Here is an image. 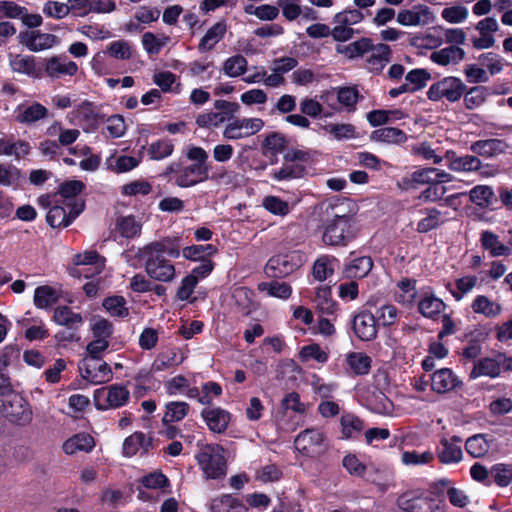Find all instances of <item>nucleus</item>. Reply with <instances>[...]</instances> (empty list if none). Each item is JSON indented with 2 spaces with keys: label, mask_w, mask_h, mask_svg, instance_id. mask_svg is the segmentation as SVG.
<instances>
[{
  "label": "nucleus",
  "mask_w": 512,
  "mask_h": 512,
  "mask_svg": "<svg viewBox=\"0 0 512 512\" xmlns=\"http://www.w3.org/2000/svg\"><path fill=\"white\" fill-rule=\"evenodd\" d=\"M264 126L260 118H234L223 130L226 140H239L258 133Z\"/></svg>",
  "instance_id": "obj_12"
},
{
  "label": "nucleus",
  "mask_w": 512,
  "mask_h": 512,
  "mask_svg": "<svg viewBox=\"0 0 512 512\" xmlns=\"http://www.w3.org/2000/svg\"><path fill=\"white\" fill-rule=\"evenodd\" d=\"M166 411L162 418L163 424H171L184 419L190 409L188 403L183 401H171L165 405Z\"/></svg>",
  "instance_id": "obj_50"
},
{
  "label": "nucleus",
  "mask_w": 512,
  "mask_h": 512,
  "mask_svg": "<svg viewBox=\"0 0 512 512\" xmlns=\"http://www.w3.org/2000/svg\"><path fill=\"white\" fill-rule=\"evenodd\" d=\"M226 32L227 24L224 20L213 24L201 38L197 47L198 51L200 53L211 51L224 38Z\"/></svg>",
  "instance_id": "obj_29"
},
{
  "label": "nucleus",
  "mask_w": 512,
  "mask_h": 512,
  "mask_svg": "<svg viewBox=\"0 0 512 512\" xmlns=\"http://www.w3.org/2000/svg\"><path fill=\"white\" fill-rule=\"evenodd\" d=\"M84 207V201L76 202L72 207L58 202L48 211L46 221L52 228L67 227L82 213Z\"/></svg>",
  "instance_id": "obj_13"
},
{
  "label": "nucleus",
  "mask_w": 512,
  "mask_h": 512,
  "mask_svg": "<svg viewBox=\"0 0 512 512\" xmlns=\"http://www.w3.org/2000/svg\"><path fill=\"white\" fill-rule=\"evenodd\" d=\"M294 446L303 456L317 458L326 452L328 444L320 429L307 428L295 437Z\"/></svg>",
  "instance_id": "obj_8"
},
{
  "label": "nucleus",
  "mask_w": 512,
  "mask_h": 512,
  "mask_svg": "<svg viewBox=\"0 0 512 512\" xmlns=\"http://www.w3.org/2000/svg\"><path fill=\"white\" fill-rule=\"evenodd\" d=\"M465 449L474 458L484 456L490 449V440L487 434H475L465 442Z\"/></svg>",
  "instance_id": "obj_49"
},
{
  "label": "nucleus",
  "mask_w": 512,
  "mask_h": 512,
  "mask_svg": "<svg viewBox=\"0 0 512 512\" xmlns=\"http://www.w3.org/2000/svg\"><path fill=\"white\" fill-rule=\"evenodd\" d=\"M345 362L351 373L366 375L371 369V357L363 352H350L346 355Z\"/></svg>",
  "instance_id": "obj_42"
},
{
  "label": "nucleus",
  "mask_w": 512,
  "mask_h": 512,
  "mask_svg": "<svg viewBox=\"0 0 512 512\" xmlns=\"http://www.w3.org/2000/svg\"><path fill=\"white\" fill-rule=\"evenodd\" d=\"M305 172V168L300 164L284 163L279 169L271 172V176L276 181H289L301 178Z\"/></svg>",
  "instance_id": "obj_59"
},
{
  "label": "nucleus",
  "mask_w": 512,
  "mask_h": 512,
  "mask_svg": "<svg viewBox=\"0 0 512 512\" xmlns=\"http://www.w3.org/2000/svg\"><path fill=\"white\" fill-rule=\"evenodd\" d=\"M287 146L286 137L280 132H271L266 135L262 142L264 155H277L282 153Z\"/></svg>",
  "instance_id": "obj_53"
},
{
  "label": "nucleus",
  "mask_w": 512,
  "mask_h": 512,
  "mask_svg": "<svg viewBox=\"0 0 512 512\" xmlns=\"http://www.w3.org/2000/svg\"><path fill=\"white\" fill-rule=\"evenodd\" d=\"M504 143L499 139L478 140L472 143L470 149L473 153L484 157H492L503 151Z\"/></svg>",
  "instance_id": "obj_52"
},
{
  "label": "nucleus",
  "mask_w": 512,
  "mask_h": 512,
  "mask_svg": "<svg viewBox=\"0 0 512 512\" xmlns=\"http://www.w3.org/2000/svg\"><path fill=\"white\" fill-rule=\"evenodd\" d=\"M358 227L352 215L332 213L322 225V242L331 247H345L355 239Z\"/></svg>",
  "instance_id": "obj_3"
},
{
  "label": "nucleus",
  "mask_w": 512,
  "mask_h": 512,
  "mask_svg": "<svg viewBox=\"0 0 512 512\" xmlns=\"http://www.w3.org/2000/svg\"><path fill=\"white\" fill-rule=\"evenodd\" d=\"M449 174L440 171L437 168H423L416 170L411 174V182L413 184H428L431 185L438 180H443L444 178H448Z\"/></svg>",
  "instance_id": "obj_55"
},
{
  "label": "nucleus",
  "mask_w": 512,
  "mask_h": 512,
  "mask_svg": "<svg viewBox=\"0 0 512 512\" xmlns=\"http://www.w3.org/2000/svg\"><path fill=\"white\" fill-rule=\"evenodd\" d=\"M53 320L61 326L69 329H78L83 324L81 314L75 313L68 306L57 307L54 311Z\"/></svg>",
  "instance_id": "obj_46"
},
{
  "label": "nucleus",
  "mask_w": 512,
  "mask_h": 512,
  "mask_svg": "<svg viewBox=\"0 0 512 512\" xmlns=\"http://www.w3.org/2000/svg\"><path fill=\"white\" fill-rule=\"evenodd\" d=\"M424 213L425 216L417 223L416 230L419 233H427L444 222L442 213L436 208L426 209Z\"/></svg>",
  "instance_id": "obj_61"
},
{
  "label": "nucleus",
  "mask_w": 512,
  "mask_h": 512,
  "mask_svg": "<svg viewBox=\"0 0 512 512\" xmlns=\"http://www.w3.org/2000/svg\"><path fill=\"white\" fill-rule=\"evenodd\" d=\"M75 264L82 266L81 273L85 277H89V273L99 274L104 267V262L96 251H88L77 255L75 257Z\"/></svg>",
  "instance_id": "obj_37"
},
{
  "label": "nucleus",
  "mask_w": 512,
  "mask_h": 512,
  "mask_svg": "<svg viewBox=\"0 0 512 512\" xmlns=\"http://www.w3.org/2000/svg\"><path fill=\"white\" fill-rule=\"evenodd\" d=\"M210 508L212 512H248V507L230 494L213 499Z\"/></svg>",
  "instance_id": "obj_38"
},
{
  "label": "nucleus",
  "mask_w": 512,
  "mask_h": 512,
  "mask_svg": "<svg viewBox=\"0 0 512 512\" xmlns=\"http://www.w3.org/2000/svg\"><path fill=\"white\" fill-rule=\"evenodd\" d=\"M470 307L475 314H480L491 319L498 317L502 313L501 304L486 295L475 296Z\"/></svg>",
  "instance_id": "obj_32"
},
{
  "label": "nucleus",
  "mask_w": 512,
  "mask_h": 512,
  "mask_svg": "<svg viewBox=\"0 0 512 512\" xmlns=\"http://www.w3.org/2000/svg\"><path fill=\"white\" fill-rule=\"evenodd\" d=\"M170 41V37L166 35H155L152 32H145L142 35V46L143 49L149 55H157L160 53L162 48Z\"/></svg>",
  "instance_id": "obj_58"
},
{
  "label": "nucleus",
  "mask_w": 512,
  "mask_h": 512,
  "mask_svg": "<svg viewBox=\"0 0 512 512\" xmlns=\"http://www.w3.org/2000/svg\"><path fill=\"white\" fill-rule=\"evenodd\" d=\"M19 41L32 52H40L52 48L58 43V37L50 33L40 31L21 32Z\"/></svg>",
  "instance_id": "obj_19"
},
{
  "label": "nucleus",
  "mask_w": 512,
  "mask_h": 512,
  "mask_svg": "<svg viewBox=\"0 0 512 512\" xmlns=\"http://www.w3.org/2000/svg\"><path fill=\"white\" fill-rule=\"evenodd\" d=\"M141 230L142 224L134 216H121L116 221L115 237L133 239L140 236Z\"/></svg>",
  "instance_id": "obj_36"
},
{
  "label": "nucleus",
  "mask_w": 512,
  "mask_h": 512,
  "mask_svg": "<svg viewBox=\"0 0 512 512\" xmlns=\"http://www.w3.org/2000/svg\"><path fill=\"white\" fill-rule=\"evenodd\" d=\"M9 65L12 71L37 78L40 76V69L36 66L34 56L22 54H9Z\"/></svg>",
  "instance_id": "obj_28"
},
{
  "label": "nucleus",
  "mask_w": 512,
  "mask_h": 512,
  "mask_svg": "<svg viewBox=\"0 0 512 512\" xmlns=\"http://www.w3.org/2000/svg\"><path fill=\"white\" fill-rule=\"evenodd\" d=\"M435 19L430 7L424 4H417L409 9H402L397 13L398 24L407 27L425 26Z\"/></svg>",
  "instance_id": "obj_14"
},
{
  "label": "nucleus",
  "mask_w": 512,
  "mask_h": 512,
  "mask_svg": "<svg viewBox=\"0 0 512 512\" xmlns=\"http://www.w3.org/2000/svg\"><path fill=\"white\" fill-rule=\"evenodd\" d=\"M174 145L169 139H160L152 142L148 147V155L152 160H163L172 155Z\"/></svg>",
  "instance_id": "obj_64"
},
{
  "label": "nucleus",
  "mask_w": 512,
  "mask_h": 512,
  "mask_svg": "<svg viewBox=\"0 0 512 512\" xmlns=\"http://www.w3.org/2000/svg\"><path fill=\"white\" fill-rule=\"evenodd\" d=\"M502 370L512 371V357H508L503 353H497L491 357L475 360L473 369L470 372V378H496L501 374Z\"/></svg>",
  "instance_id": "obj_9"
},
{
  "label": "nucleus",
  "mask_w": 512,
  "mask_h": 512,
  "mask_svg": "<svg viewBox=\"0 0 512 512\" xmlns=\"http://www.w3.org/2000/svg\"><path fill=\"white\" fill-rule=\"evenodd\" d=\"M365 15L358 9H345L336 13L332 22L334 24L333 40L336 42H347L351 40L359 30L352 26L361 23Z\"/></svg>",
  "instance_id": "obj_7"
},
{
  "label": "nucleus",
  "mask_w": 512,
  "mask_h": 512,
  "mask_svg": "<svg viewBox=\"0 0 512 512\" xmlns=\"http://www.w3.org/2000/svg\"><path fill=\"white\" fill-rule=\"evenodd\" d=\"M340 425L343 439L357 438L365 427L363 421L351 413H346L341 416Z\"/></svg>",
  "instance_id": "obj_45"
},
{
  "label": "nucleus",
  "mask_w": 512,
  "mask_h": 512,
  "mask_svg": "<svg viewBox=\"0 0 512 512\" xmlns=\"http://www.w3.org/2000/svg\"><path fill=\"white\" fill-rule=\"evenodd\" d=\"M449 481L447 479H441L435 483L436 489L447 488L446 495L451 505L459 508H463L468 505L469 497L465 491L456 487H448Z\"/></svg>",
  "instance_id": "obj_56"
},
{
  "label": "nucleus",
  "mask_w": 512,
  "mask_h": 512,
  "mask_svg": "<svg viewBox=\"0 0 512 512\" xmlns=\"http://www.w3.org/2000/svg\"><path fill=\"white\" fill-rule=\"evenodd\" d=\"M201 415L208 428L219 434L227 429L231 419L230 413L220 407L204 409Z\"/></svg>",
  "instance_id": "obj_26"
},
{
  "label": "nucleus",
  "mask_w": 512,
  "mask_h": 512,
  "mask_svg": "<svg viewBox=\"0 0 512 512\" xmlns=\"http://www.w3.org/2000/svg\"><path fill=\"white\" fill-rule=\"evenodd\" d=\"M323 130L338 141L353 139L357 136L355 126L347 123H329L323 126Z\"/></svg>",
  "instance_id": "obj_63"
},
{
  "label": "nucleus",
  "mask_w": 512,
  "mask_h": 512,
  "mask_svg": "<svg viewBox=\"0 0 512 512\" xmlns=\"http://www.w3.org/2000/svg\"><path fill=\"white\" fill-rule=\"evenodd\" d=\"M461 381L449 368L436 370L431 376V388L437 393H446L454 390Z\"/></svg>",
  "instance_id": "obj_25"
},
{
  "label": "nucleus",
  "mask_w": 512,
  "mask_h": 512,
  "mask_svg": "<svg viewBox=\"0 0 512 512\" xmlns=\"http://www.w3.org/2000/svg\"><path fill=\"white\" fill-rule=\"evenodd\" d=\"M372 39L362 37L347 45H336L335 50L338 54L345 56L348 59H355L363 57L372 49Z\"/></svg>",
  "instance_id": "obj_34"
},
{
  "label": "nucleus",
  "mask_w": 512,
  "mask_h": 512,
  "mask_svg": "<svg viewBox=\"0 0 512 512\" xmlns=\"http://www.w3.org/2000/svg\"><path fill=\"white\" fill-rule=\"evenodd\" d=\"M371 138L377 142L387 144H401L406 142V133L395 127H383L372 132Z\"/></svg>",
  "instance_id": "obj_47"
},
{
  "label": "nucleus",
  "mask_w": 512,
  "mask_h": 512,
  "mask_svg": "<svg viewBox=\"0 0 512 512\" xmlns=\"http://www.w3.org/2000/svg\"><path fill=\"white\" fill-rule=\"evenodd\" d=\"M480 245L491 257H508L512 255V248L503 243L499 236L490 231L484 230L480 234Z\"/></svg>",
  "instance_id": "obj_23"
},
{
  "label": "nucleus",
  "mask_w": 512,
  "mask_h": 512,
  "mask_svg": "<svg viewBox=\"0 0 512 512\" xmlns=\"http://www.w3.org/2000/svg\"><path fill=\"white\" fill-rule=\"evenodd\" d=\"M479 285L480 282L476 275L467 274L455 279L454 287L448 283L446 288L456 301H461Z\"/></svg>",
  "instance_id": "obj_31"
},
{
  "label": "nucleus",
  "mask_w": 512,
  "mask_h": 512,
  "mask_svg": "<svg viewBox=\"0 0 512 512\" xmlns=\"http://www.w3.org/2000/svg\"><path fill=\"white\" fill-rule=\"evenodd\" d=\"M469 199L475 205L486 208L493 204L495 193L488 185H476L469 191Z\"/></svg>",
  "instance_id": "obj_51"
},
{
  "label": "nucleus",
  "mask_w": 512,
  "mask_h": 512,
  "mask_svg": "<svg viewBox=\"0 0 512 512\" xmlns=\"http://www.w3.org/2000/svg\"><path fill=\"white\" fill-rule=\"evenodd\" d=\"M352 327L355 335L362 341H371L378 333L375 315L362 311L353 318Z\"/></svg>",
  "instance_id": "obj_20"
},
{
  "label": "nucleus",
  "mask_w": 512,
  "mask_h": 512,
  "mask_svg": "<svg viewBox=\"0 0 512 512\" xmlns=\"http://www.w3.org/2000/svg\"><path fill=\"white\" fill-rule=\"evenodd\" d=\"M206 478L220 479L226 475L227 465L224 449L218 444H207L195 456Z\"/></svg>",
  "instance_id": "obj_4"
},
{
  "label": "nucleus",
  "mask_w": 512,
  "mask_h": 512,
  "mask_svg": "<svg viewBox=\"0 0 512 512\" xmlns=\"http://www.w3.org/2000/svg\"><path fill=\"white\" fill-rule=\"evenodd\" d=\"M366 58V66L370 72L380 73L391 61L392 50L389 45L384 43L373 44Z\"/></svg>",
  "instance_id": "obj_22"
},
{
  "label": "nucleus",
  "mask_w": 512,
  "mask_h": 512,
  "mask_svg": "<svg viewBox=\"0 0 512 512\" xmlns=\"http://www.w3.org/2000/svg\"><path fill=\"white\" fill-rule=\"evenodd\" d=\"M416 280L403 278L397 283V290L394 293V299L397 303L411 308L416 304L418 291Z\"/></svg>",
  "instance_id": "obj_27"
},
{
  "label": "nucleus",
  "mask_w": 512,
  "mask_h": 512,
  "mask_svg": "<svg viewBox=\"0 0 512 512\" xmlns=\"http://www.w3.org/2000/svg\"><path fill=\"white\" fill-rule=\"evenodd\" d=\"M257 289L261 292H266L270 297H275L282 300L288 299L292 294L291 286L285 282H261L258 284Z\"/></svg>",
  "instance_id": "obj_54"
},
{
  "label": "nucleus",
  "mask_w": 512,
  "mask_h": 512,
  "mask_svg": "<svg viewBox=\"0 0 512 512\" xmlns=\"http://www.w3.org/2000/svg\"><path fill=\"white\" fill-rule=\"evenodd\" d=\"M299 264L294 256L280 254L271 257L265 265L264 271L268 277L283 278L297 270Z\"/></svg>",
  "instance_id": "obj_18"
},
{
  "label": "nucleus",
  "mask_w": 512,
  "mask_h": 512,
  "mask_svg": "<svg viewBox=\"0 0 512 512\" xmlns=\"http://www.w3.org/2000/svg\"><path fill=\"white\" fill-rule=\"evenodd\" d=\"M152 445L151 438L142 432H135L124 440L123 453L125 456H134L140 449L147 452Z\"/></svg>",
  "instance_id": "obj_43"
},
{
  "label": "nucleus",
  "mask_w": 512,
  "mask_h": 512,
  "mask_svg": "<svg viewBox=\"0 0 512 512\" xmlns=\"http://www.w3.org/2000/svg\"><path fill=\"white\" fill-rule=\"evenodd\" d=\"M466 85L457 77L447 76L433 83L427 91V98L437 102L447 100L458 101L464 94Z\"/></svg>",
  "instance_id": "obj_10"
},
{
  "label": "nucleus",
  "mask_w": 512,
  "mask_h": 512,
  "mask_svg": "<svg viewBox=\"0 0 512 512\" xmlns=\"http://www.w3.org/2000/svg\"><path fill=\"white\" fill-rule=\"evenodd\" d=\"M179 245L176 238H163L137 249L135 258L142 262L148 277L154 281L169 283L176 277L174 264L167 258H178Z\"/></svg>",
  "instance_id": "obj_1"
},
{
  "label": "nucleus",
  "mask_w": 512,
  "mask_h": 512,
  "mask_svg": "<svg viewBox=\"0 0 512 512\" xmlns=\"http://www.w3.org/2000/svg\"><path fill=\"white\" fill-rule=\"evenodd\" d=\"M46 134L50 137L58 136L60 147H66L73 144L80 136L78 129H66L58 121H54L46 130Z\"/></svg>",
  "instance_id": "obj_41"
},
{
  "label": "nucleus",
  "mask_w": 512,
  "mask_h": 512,
  "mask_svg": "<svg viewBox=\"0 0 512 512\" xmlns=\"http://www.w3.org/2000/svg\"><path fill=\"white\" fill-rule=\"evenodd\" d=\"M337 262V259L333 256H321L313 265L312 274L318 281H325L334 272L333 263Z\"/></svg>",
  "instance_id": "obj_60"
},
{
  "label": "nucleus",
  "mask_w": 512,
  "mask_h": 512,
  "mask_svg": "<svg viewBox=\"0 0 512 512\" xmlns=\"http://www.w3.org/2000/svg\"><path fill=\"white\" fill-rule=\"evenodd\" d=\"M475 29L480 36L472 39L473 47L476 49H488L494 46L495 38L493 33L499 29V24L495 17H486L480 20Z\"/></svg>",
  "instance_id": "obj_21"
},
{
  "label": "nucleus",
  "mask_w": 512,
  "mask_h": 512,
  "mask_svg": "<svg viewBox=\"0 0 512 512\" xmlns=\"http://www.w3.org/2000/svg\"><path fill=\"white\" fill-rule=\"evenodd\" d=\"M129 395L128 389L118 384L98 389L94 394L96 408L99 410L119 408L127 403Z\"/></svg>",
  "instance_id": "obj_11"
},
{
  "label": "nucleus",
  "mask_w": 512,
  "mask_h": 512,
  "mask_svg": "<svg viewBox=\"0 0 512 512\" xmlns=\"http://www.w3.org/2000/svg\"><path fill=\"white\" fill-rule=\"evenodd\" d=\"M398 506L405 512H447L446 502L435 497L432 491L419 495L403 494L398 499Z\"/></svg>",
  "instance_id": "obj_5"
},
{
  "label": "nucleus",
  "mask_w": 512,
  "mask_h": 512,
  "mask_svg": "<svg viewBox=\"0 0 512 512\" xmlns=\"http://www.w3.org/2000/svg\"><path fill=\"white\" fill-rule=\"evenodd\" d=\"M3 417L12 423L25 425L32 419V411L27 401L18 393H8L0 399Z\"/></svg>",
  "instance_id": "obj_6"
},
{
  "label": "nucleus",
  "mask_w": 512,
  "mask_h": 512,
  "mask_svg": "<svg viewBox=\"0 0 512 512\" xmlns=\"http://www.w3.org/2000/svg\"><path fill=\"white\" fill-rule=\"evenodd\" d=\"M79 369L82 377L93 384L104 383L112 377L111 368L102 358H84Z\"/></svg>",
  "instance_id": "obj_16"
},
{
  "label": "nucleus",
  "mask_w": 512,
  "mask_h": 512,
  "mask_svg": "<svg viewBox=\"0 0 512 512\" xmlns=\"http://www.w3.org/2000/svg\"><path fill=\"white\" fill-rule=\"evenodd\" d=\"M85 188V185L80 180H70L62 183L59 186V194L63 198L61 202L66 207H72V204L83 201L81 198H78L77 196L83 191Z\"/></svg>",
  "instance_id": "obj_44"
},
{
  "label": "nucleus",
  "mask_w": 512,
  "mask_h": 512,
  "mask_svg": "<svg viewBox=\"0 0 512 512\" xmlns=\"http://www.w3.org/2000/svg\"><path fill=\"white\" fill-rule=\"evenodd\" d=\"M248 62L246 58L240 54L227 58L223 64V72L231 78L243 75L247 70Z\"/></svg>",
  "instance_id": "obj_62"
},
{
  "label": "nucleus",
  "mask_w": 512,
  "mask_h": 512,
  "mask_svg": "<svg viewBox=\"0 0 512 512\" xmlns=\"http://www.w3.org/2000/svg\"><path fill=\"white\" fill-rule=\"evenodd\" d=\"M77 71V64L66 56H54L46 61L45 72L51 78L73 76Z\"/></svg>",
  "instance_id": "obj_24"
},
{
  "label": "nucleus",
  "mask_w": 512,
  "mask_h": 512,
  "mask_svg": "<svg viewBox=\"0 0 512 512\" xmlns=\"http://www.w3.org/2000/svg\"><path fill=\"white\" fill-rule=\"evenodd\" d=\"M186 157L194 163L184 166L179 161H173L166 167L164 176L173 175L174 184L180 188H190L208 180L210 167L207 164V151L199 146H189Z\"/></svg>",
  "instance_id": "obj_2"
},
{
  "label": "nucleus",
  "mask_w": 512,
  "mask_h": 512,
  "mask_svg": "<svg viewBox=\"0 0 512 512\" xmlns=\"http://www.w3.org/2000/svg\"><path fill=\"white\" fill-rule=\"evenodd\" d=\"M232 298L244 315H249L258 307L255 301V293L247 287L241 286L235 288L232 293Z\"/></svg>",
  "instance_id": "obj_40"
},
{
  "label": "nucleus",
  "mask_w": 512,
  "mask_h": 512,
  "mask_svg": "<svg viewBox=\"0 0 512 512\" xmlns=\"http://www.w3.org/2000/svg\"><path fill=\"white\" fill-rule=\"evenodd\" d=\"M94 445L95 443L92 436L86 433H79L64 442L63 451L68 455L77 452H90Z\"/></svg>",
  "instance_id": "obj_39"
},
{
  "label": "nucleus",
  "mask_w": 512,
  "mask_h": 512,
  "mask_svg": "<svg viewBox=\"0 0 512 512\" xmlns=\"http://www.w3.org/2000/svg\"><path fill=\"white\" fill-rule=\"evenodd\" d=\"M415 305L421 316L430 320H437L446 309L445 302L429 287L421 289Z\"/></svg>",
  "instance_id": "obj_15"
},
{
  "label": "nucleus",
  "mask_w": 512,
  "mask_h": 512,
  "mask_svg": "<svg viewBox=\"0 0 512 512\" xmlns=\"http://www.w3.org/2000/svg\"><path fill=\"white\" fill-rule=\"evenodd\" d=\"M373 261L369 256H361L344 264L342 275L347 279H361L372 270Z\"/></svg>",
  "instance_id": "obj_30"
},
{
  "label": "nucleus",
  "mask_w": 512,
  "mask_h": 512,
  "mask_svg": "<svg viewBox=\"0 0 512 512\" xmlns=\"http://www.w3.org/2000/svg\"><path fill=\"white\" fill-rule=\"evenodd\" d=\"M331 291L328 287L319 288L316 292V308L323 315H334L338 310L337 303L330 297Z\"/></svg>",
  "instance_id": "obj_57"
},
{
  "label": "nucleus",
  "mask_w": 512,
  "mask_h": 512,
  "mask_svg": "<svg viewBox=\"0 0 512 512\" xmlns=\"http://www.w3.org/2000/svg\"><path fill=\"white\" fill-rule=\"evenodd\" d=\"M462 441V438L456 435L442 438L436 449L438 460L445 465L459 463L463 458Z\"/></svg>",
  "instance_id": "obj_17"
},
{
  "label": "nucleus",
  "mask_w": 512,
  "mask_h": 512,
  "mask_svg": "<svg viewBox=\"0 0 512 512\" xmlns=\"http://www.w3.org/2000/svg\"><path fill=\"white\" fill-rule=\"evenodd\" d=\"M48 114L45 106L38 102L26 107H19L16 112L15 120L20 124L32 125L37 121L44 119Z\"/></svg>",
  "instance_id": "obj_35"
},
{
  "label": "nucleus",
  "mask_w": 512,
  "mask_h": 512,
  "mask_svg": "<svg viewBox=\"0 0 512 512\" xmlns=\"http://www.w3.org/2000/svg\"><path fill=\"white\" fill-rule=\"evenodd\" d=\"M465 51L459 46L450 45L440 50L431 53L430 59L432 62L447 66L450 64H458L465 58Z\"/></svg>",
  "instance_id": "obj_33"
},
{
  "label": "nucleus",
  "mask_w": 512,
  "mask_h": 512,
  "mask_svg": "<svg viewBox=\"0 0 512 512\" xmlns=\"http://www.w3.org/2000/svg\"><path fill=\"white\" fill-rule=\"evenodd\" d=\"M58 293L55 288L43 285L39 286L34 291L33 302L39 309H50L58 301Z\"/></svg>",
  "instance_id": "obj_48"
}]
</instances>
